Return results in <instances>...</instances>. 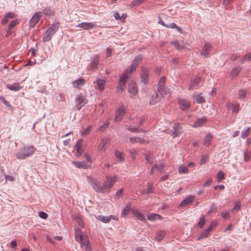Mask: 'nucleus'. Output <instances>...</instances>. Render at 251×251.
<instances>
[{
  "instance_id": "62",
  "label": "nucleus",
  "mask_w": 251,
  "mask_h": 251,
  "mask_svg": "<svg viewBox=\"0 0 251 251\" xmlns=\"http://www.w3.org/2000/svg\"><path fill=\"white\" fill-rule=\"evenodd\" d=\"M217 223L216 222H212L207 228L210 232L217 226Z\"/></svg>"
},
{
  "instance_id": "3",
  "label": "nucleus",
  "mask_w": 251,
  "mask_h": 251,
  "mask_svg": "<svg viewBox=\"0 0 251 251\" xmlns=\"http://www.w3.org/2000/svg\"><path fill=\"white\" fill-rule=\"evenodd\" d=\"M92 185L97 192L104 193L107 189V186L105 183L100 184L96 180H93Z\"/></svg>"
},
{
  "instance_id": "59",
  "label": "nucleus",
  "mask_w": 251,
  "mask_h": 251,
  "mask_svg": "<svg viewBox=\"0 0 251 251\" xmlns=\"http://www.w3.org/2000/svg\"><path fill=\"white\" fill-rule=\"evenodd\" d=\"M77 232H75V240L78 242H81V241L84 238L85 236H82L81 235H80L79 236H77L76 234Z\"/></svg>"
},
{
  "instance_id": "33",
  "label": "nucleus",
  "mask_w": 251,
  "mask_h": 251,
  "mask_svg": "<svg viewBox=\"0 0 251 251\" xmlns=\"http://www.w3.org/2000/svg\"><path fill=\"white\" fill-rule=\"evenodd\" d=\"M131 208V204L130 203H128L126 204L125 208L122 210V212L121 213V215L123 217L126 216L129 212V210Z\"/></svg>"
},
{
  "instance_id": "29",
  "label": "nucleus",
  "mask_w": 251,
  "mask_h": 251,
  "mask_svg": "<svg viewBox=\"0 0 251 251\" xmlns=\"http://www.w3.org/2000/svg\"><path fill=\"white\" fill-rule=\"evenodd\" d=\"M85 80L83 78H79L77 79L73 82V85L75 88H78L79 86L84 85Z\"/></svg>"
},
{
  "instance_id": "55",
  "label": "nucleus",
  "mask_w": 251,
  "mask_h": 251,
  "mask_svg": "<svg viewBox=\"0 0 251 251\" xmlns=\"http://www.w3.org/2000/svg\"><path fill=\"white\" fill-rule=\"evenodd\" d=\"M222 216L224 219H227L230 217V213L227 211H223L222 212Z\"/></svg>"
},
{
  "instance_id": "41",
  "label": "nucleus",
  "mask_w": 251,
  "mask_h": 251,
  "mask_svg": "<svg viewBox=\"0 0 251 251\" xmlns=\"http://www.w3.org/2000/svg\"><path fill=\"white\" fill-rule=\"evenodd\" d=\"M172 44L178 50H181L184 48V46L182 44H181L177 41L173 42L172 43Z\"/></svg>"
},
{
  "instance_id": "6",
  "label": "nucleus",
  "mask_w": 251,
  "mask_h": 251,
  "mask_svg": "<svg viewBox=\"0 0 251 251\" xmlns=\"http://www.w3.org/2000/svg\"><path fill=\"white\" fill-rule=\"evenodd\" d=\"M106 182L104 183L107 186V189H111L117 181V176H106Z\"/></svg>"
},
{
  "instance_id": "48",
  "label": "nucleus",
  "mask_w": 251,
  "mask_h": 251,
  "mask_svg": "<svg viewBox=\"0 0 251 251\" xmlns=\"http://www.w3.org/2000/svg\"><path fill=\"white\" fill-rule=\"evenodd\" d=\"M246 91L243 89L240 90L238 92L239 98L241 99H244L246 96Z\"/></svg>"
},
{
  "instance_id": "15",
  "label": "nucleus",
  "mask_w": 251,
  "mask_h": 251,
  "mask_svg": "<svg viewBox=\"0 0 251 251\" xmlns=\"http://www.w3.org/2000/svg\"><path fill=\"white\" fill-rule=\"evenodd\" d=\"M179 104L180 108L183 110L188 109L190 106V102L185 99H180L179 100Z\"/></svg>"
},
{
  "instance_id": "60",
  "label": "nucleus",
  "mask_w": 251,
  "mask_h": 251,
  "mask_svg": "<svg viewBox=\"0 0 251 251\" xmlns=\"http://www.w3.org/2000/svg\"><path fill=\"white\" fill-rule=\"evenodd\" d=\"M39 216L43 219H46L48 217V214L43 211H40L39 212Z\"/></svg>"
},
{
  "instance_id": "20",
  "label": "nucleus",
  "mask_w": 251,
  "mask_h": 251,
  "mask_svg": "<svg viewBox=\"0 0 251 251\" xmlns=\"http://www.w3.org/2000/svg\"><path fill=\"white\" fill-rule=\"evenodd\" d=\"M202 93L197 94L195 93L193 97L195 98V100L197 103H202L205 102V100L201 96Z\"/></svg>"
},
{
  "instance_id": "36",
  "label": "nucleus",
  "mask_w": 251,
  "mask_h": 251,
  "mask_svg": "<svg viewBox=\"0 0 251 251\" xmlns=\"http://www.w3.org/2000/svg\"><path fill=\"white\" fill-rule=\"evenodd\" d=\"M73 164L78 168H86V166L84 161H74Z\"/></svg>"
},
{
  "instance_id": "25",
  "label": "nucleus",
  "mask_w": 251,
  "mask_h": 251,
  "mask_svg": "<svg viewBox=\"0 0 251 251\" xmlns=\"http://www.w3.org/2000/svg\"><path fill=\"white\" fill-rule=\"evenodd\" d=\"M166 78L164 76H162L160 78V80L158 82V91H164L165 88V83Z\"/></svg>"
},
{
  "instance_id": "21",
  "label": "nucleus",
  "mask_w": 251,
  "mask_h": 251,
  "mask_svg": "<svg viewBox=\"0 0 251 251\" xmlns=\"http://www.w3.org/2000/svg\"><path fill=\"white\" fill-rule=\"evenodd\" d=\"M161 97L159 96L158 94L156 92L154 94H153L151 96V99H150V104H154L157 102L159 101L160 100Z\"/></svg>"
},
{
  "instance_id": "27",
  "label": "nucleus",
  "mask_w": 251,
  "mask_h": 251,
  "mask_svg": "<svg viewBox=\"0 0 251 251\" xmlns=\"http://www.w3.org/2000/svg\"><path fill=\"white\" fill-rule=\"evenodd\" d=\"M164 168V165L162 162H160L159 164H154L151 168L150 174H153V170L154 169H156L159 172H161L163 170Z\"/></svg>"
},
{
  "instance_id": "63",
  "label": "nucleus",
  "mask_w": 251,
  "mask_h": 251,
  "mask_svg": "<svg viewBox=\"0 0 251 251\" xmlns=\"http://www.w3.org/2000/svg\"><path fill=\"white\" fill-rule=\"evenodd\" d=\"M217 209V206L215 204L213 203L211 205L209 210L208 211L209 214L212 213V212L215 211Z\"/></svg>"
},
{
  "instance_id": "32",
  "label": "nucleus",
  "mask_w": 251,
  "mask_h": 251,
  "mask_svg": "<svg viewBox=\"0 0 251 251\" xmlns=\"http://www.w3.org/2000/svg\"><path fill=\"white\" fill-rule=\"evenodd\" d=\"M130 142L132 144L140 143L143 144L145 142V140L140 137H133L130 138Z\"/></svg>"
},
{
  "instance_id": "10",
  "label": "nucleus",
  "mask_w": 251,
  "mask_h": 251,
  "mask_svg": "<svg viewBox=\"0 0 251 251\" xmlns=\"http://www.w3.org/2000/svg\"><path fill=\"white\" fill-rule=\"evenodd\" d=\"M128 78H126L124 75H121L120 76V81L118 83L117 89L123 91L126 87V82Z\"/></svg>"
},
{
  "instance_id": "42",
  "label": "nucleus",
  "mask_w": 251,
  "mask_h": 251,
  "mask_svg": "<svg viewBox=\"0 0 251 251\" xmlns=\"http://www.w3.org/2000/svg\"><path fill=\"white\" fill-rule=\"evenodd\" d=\"M250 132V128L247 127L245 131H242V134L241 135V137L243 139L246 138L249 135Z\"/></svg>"
},
{
  "instance_id": "7",
  "label": "nucleus",
  "mask_w": 251,
  "mask_h": 251,
  "mask_svg": "<svg viewBox=\"0 0 251 251\" xmlns=\"http://www.w3.org/2000/svg\"><path fill=\"white\" fill-rule=\"evenodd\" d=\"M41 16H42V12H39L35 13L33 15L31 19L30 20V22H29L30 26H33L36 24H37V23L40 20V19Z\"/></svg>"
},
{
  "instance_id": "40",
  "label": "nucleus",
  "mask_w": 251,
  "mask_h": 251,
  "mask_svg": "<svg viewBox=\"0 0 251 251\" xmlns=\"http://www.w3.org/2000/svg\"><path fill=\"white\" fill-rule=\"evenodd\" d=\"M99 63V59L98 56H96L95 57H94L93 59V60L92 61V63L91 64V67L92 68H95L97 67Z\"/></svg>"
},
{
  "instance_id": "45",
  "label": "nucleus",
  "mask_w": 251,
  "mask_h": 251,
  "mask_svg": "<svg viewBox=\"0 0 251 251\" xmlns=\"http://www.w3.org/2000/svg\"><path fill=\"white\" fill-rule=\"evenodd\" d=\"M105 142L103 140H102L100 141L99 146H98V150L99 151H104L105 150Z\"/></svg>"
},
{
  "instance_id": "51",
  "label": "nucleus",
  "mask_w": 251,
  "mask_h": 251,
  "mask_svg": "<svg viewBox=\"0 0 251 251\" xmlns=\"http://www.w3.org/2000/svg\"><path fill=\"white\" fill-rule=\"evenodd\" d=\"M18 23V19H15L12 21L8 25V29L11 30L13 27H14Z\"/></svg>"
},
{
  "instance_id": "57",
  "label": "nucleus",
  "mask_w": 251,
  "mask_h": 251,
  "mask_svg": "<svg viewBox=\"0 0 251 251\" xmlns=\"http://www.w3.org/2000/svg\"><path fill=\"white\" fill-rule=\"evenodd\" d=\"M115 156L119 159V161H122L124 160L123 154L120 151L115 152Z\"/></svg>"
},
{
  "instance_id": "53",
  "label": "nucleus",
  "mask_w": 251,
  "mask_h": 251,
  "mask_svg": "<svg viewBox=\"0 0 251 251\" xmlns=\"http://www.w3.org/2000/svg\"><path fill=\"white\" fill-rule=\"evenodd\" d=\"M164 235H165V232L164 231H161L158 233V234L156 235V237H155V238L158 241H160L161 240H162V239L164 237Z\"/></svg>"
},
{
  "instance_id": "28",
  "label": "nucleus",
  "mask_w": 251,
  "mask_h": 251,
  "mask_svg": "<svg viewBox=\"0 0 251 251\" xmlns=\"http://www.w3.org/2000/svg\"><path fill=\"white\" fill-rule=\"evenodd\" d=\"M213 138L212 135L211 133L207 134L205 137V139L204 140V145L206 147H209V146L211 144V141H212Z\"/></svg>"
},
{
  "instance_id": "35",
  "label": "nucleus",
  "mask_w": 251,
  "mask_h": 251,
  "mask_svg": "<svg viewBox=\"0 0 251 251\" xmlns=\"http://www.w3.org/2000/svg\"><path fill=\"white\" fill-rule=\"evenodd\" d=\"M209 233L210 231L207 229H204L201 232V235L198 237V240H200L203 238H206Z\"/></svg>"
},
{
  "instance_id": "12",
  "label": "nucleus",
  "mask_w": 251,
  "mask_h": 251,
  "mask_svg": "<svg viewBox=\"0 0 251 251\" xmlns=\"http://www.w3.org/2000/svg\"><path fill=\"white\" fill-rule=\"evenodd\" d=\"M200 80L201 78L199 77H195L194 79H192L191 83L188 88V90L191 91L194 89H196L198 86Z\"/></svg>"
},
{
  "instance_id": "13",
  "label": "nucleus",
  "mask_w": 251,
  "mask_h": 251,
  "mask_svg": "<svg viewBox=\"0 0 251 251\" xmlns=\"http://www.w3.org/2000/svg\"><path fill=\"white\" fill-rule=\"evenodd\" d=\"M81 247L84 248L87 251H90L92 250L90 243L87 239V237L85 236L84 238L81 241L80 243Z\"/></svg>"
},
{
  "instance_id": "30",
  "label": "nucleus",
  "mask_w": 251,
  "mask_h": 251,
  "mask_svg": "<svg viewBox=\"0 0 251 251\" xmlns=\"http://www.w3.org/2000/svg\"><path fill=\"white\" fill-rule=\"evenodd\" d=\"M148 219L150 221H154L156 219H162L161 215L155 213H151L148 215Z\"/></svg>"
},
{
  "instance_id": "58",
  "label": "nucleus",
  "mask_w": 251,
  "mask_h": 251,
  "mask_svg": "<svg viewBox=\"0 0 251 251\" xmlns=\"http://www.w3.org/2000/svg\"><path fill=\"white\" fill-rule=\"evenodd\" d=\"M92 129V126H88L86 128L84 129L82 132V135H87Z\"/></svg>"
},
{
  "instance_id": "11",
  "label": "nucleus",
  "mask_w": 251,
  "mask_h": 251,
  "mask_svg": "<svg viewBox=\"0 0 251 251\" xmlns=\"http://www.w3.org/2000/svg\"><path fill=\"white\" fill-rule=\"evenodd\" d=\"M211 50V45L208 43H206L204 44V46L202 49L201 54L203 55L204 57H208L209 56V52Z\"/></svg>"
},
{
  "instance_id": "34",
  "label": "nucleus",
  "mask_w": 251,
  "mask_h": 251,
  "mask_svg": "<svg viewBox=\"0 0 251 251\" xmlns=\"http://www.w3.org/2000/svg\"><path fill=\"white\" fill-rule=\"evenodd\" d=\"M166 27L168 28H176L177 30L180 33L182 31V28L176 25L174 23L167 24Z\"/></svg>"
},
{
  "instance_id": "47",
  "label": "nucleus",
  "mask_w": 251,
  "mask_h": 251,
  "mask_svg": "<svg viewBox=\"0 0 251 251\" xmlns=\"http://www.w3.org/2000/svg\"><path fill=\"white\" fill-rule=\"evenodd\" d=\"M154 193V187L152 184L148 183V189L147 191L146 192V193L151 194Z\"/></svg>"
},
{
  "instance_id": "39",
  "label": "nucleus",
  "mask_w": 251,
  "mask_h": 251,
  "mask_svg": "<svg viewBox=\"0 0 251 251\" xmlns=\"http://www.w3.org/2000/svg\"><path fill=\"white\" fill-rule=\"evenodd\" d=\"M42 13L46 16H50L52 15V11L50 7H47L44 9H43L42 12Z\"/></svg>"
},
{
  "instance_id": "56",
  "label": "nucleus",
  "mask_w": 251,
  "mask_h": 251,
  "mask_svg": "<svg viewBox=\"0 0 251 251\" xmlns=\"http://www.w3.org/2000/svg\"><path fill=\"white\" fill-rule=\"evenodd\" d=\"M145 0H133L131 3V5L133 6L139 5Z\"/></svg>"
},
{
  "instance_id": "26",
  "label": "nucleus",
  "mask_w": 251,
  "mask_h": 251,
  "mask_svg": "<svg viewBox=\"0 0 251 251\" xmlns=\"http://www.w3.org/2000/svg\"><path fill=\"white\" fill-rule=\"evenodd\" d=\"M53 99L57 101L60 102L64 100L65 99V95L63 93L56 92L53 96Z\"/></svg>"
},
{
  "instance_id": "5",
  "label": "nucleus",
  "mask_w": 251,
  "mask_h": 251,
  "mask_svg": "<svg viewBox=\"0 0 251 251\" xmlns=\"http://www.w3.org/2000/svg\"><path fill=\"white\" fill-rule=\"evenodd\" d=\"M141 82L144 84L149 82L150 71L148 68L143 67L140 74Z\"/></svg>"
},
{
  "instance_id": "18",
  "label": "nucleus",
  "mask_w": 251,
  "mask_h": 251,
  "mask_svg": "<svg viewBox=\"0 0 251 251\" xmlns=\"http://www.w3.org/2000/svg\"><path fill=\"white\" fill-rule=\"evenodd\" d=\"M242 70V67L236 66L233 68L230 72V76L232 78H235Z\"/></svg>"
},
{
  "instance_id": "14",
  "label": "nucleus",
  "mask_w": 251,
  "mask_h": 251,
  "mask_svg": "<svg viewBox=\"0 0 251 251\" xmlns=\"http://www.w3.org/2000/svg\"><path fill=\"white\" fill-rule=\"evenodd\" d=\"M77 27L82 28L85 30L92 29L95 26V25L92 23L82 22L79 23Z\"/></svg>"
},
{
  "instance_id": "46",
  "label": "nucleus",
  "mask_w": 251,
  "mask_h": 251,
  "mask_svg": "<svg viewBox=\"0 0 251 251\" xmlns=\"http://www.w3.org/2000/svg\"><path fill=\"white\" fill-rule=\"evenodd\" d=\"M178 171L180 173H187L189 172V170L186 166H181L179 167Z\"/></svg>"
},
{
  "instance_id": "17",
  "label": "nucleus",
  "mask_w": 251,
  "mask_h": 251,
  "mask_svg": "<svg viewBox=\"0 0 251 251\" xmlns=\"http://www.w3.org/2000/svg\"><path fill=\"white\" fill-rule=\"evenodd\" d=\"M136 67L137 66L132 64L130 67V69L126 70L122 75L129 79L131 74L135 70Z\"/></svg>"
},
{
  "instance_id": "8",
  "label": "nucleus",
  "mask_w": 251,
  "mask_h": 251,
  "mask_svg": "<svg viewBox=\"0 0 251 251\" xmlns=\"http://www.w3.org/2000/svg\"><path fill=\"white\" fill-rule=\"evenodd\" d=\"M125 113V108L123 107H120L116 111L115 121L116 122L120 121L124 117Z\"/></svg>"
},
{
  "instance_id": "9",
  "label": "nucleus",
  "mask_w": 251,
  "mask_h": 251,
  "mask_svg": "<svg viewBox=\"0 0 251 251\" xmlns=\"http://www.w3.org/2000/svg\"><path fill=\"white\" fill-rule=\"evenodd\" d=\"M128 91L130 94L131 97H132L137 94V86L134 82H131L128 84Z\"/></svg>"
},
{
  "instance_id": "31",
  "label": "nucleus",
  "mask_w": 251,
  "mask_h": 251,
  "mask_svg": "<svg viewBox=\"0 0 251 251\" xmlns=\"http://www.w3.org/2000/svg\"><path fill=\"white\" fill-rule=\"evenodd\" d=\"M133 214L135 217L141 221H145L146 220L144 215L138 211H133Z\"/></svg>"
},
{
  "instance_id": "16",
  "label": "nucleus",
  "mask_w": 251,
  "mask_h": 251,
  "mask_svg": "<svg viewBox=\"0 0 251 251\" xmlns=\"http://www.w3.org/2000/svg\"><path fill=\"white\" fill-rule=\"evenodd\" d=\"M194 199L195 197L193 196H189L188 197H186L185 199H184L180 203L179 206L182 207L191 204L194 200Z\"/></svg>"
},
{
  "instance_id": "37",
  "label": "nucleus",
  "mask_w": 251,
  "mask_h": 251,
  "mask_svg": "<svg viewBox=\"0 0 251 251\" xmlns=\"http://www.w3.org/2000/svg\"><path fill=\"white\" fill-rule=\"evenodd\" d=\"M173 131L171 133V136H172L173 138H175L178 136L179 133L181 132L178 126L173 127Z\"/></svg>"
},
{
  "instance_id": "23",
  "label": "nucleus",
  "mask_w": 251,
  "mask_h": 251,
  "mask_svg": "<svg viewBox=\"0 0 251 251\" xmlns=\"http://www.w3.org/2000/svg\"><path fill=\"white\" fill-rule=\"evenodd\" d=\"M97 219L104 223H108L111 221V219H114V218L111 215H109L108 216L100 215L98 216Z\"/></svg>"
},
{
  "instance_id": "49",
  "label": "nucleus",
  "mask_w": 251,
  "mask_h": 251,
  "mask_svg": "<svg viewBox=\"0 0 251 251\" xmlns=\"http://www.w3.org/2000/svg\"><path fill=\"white\" fill-rule=\"evenodd\" d=\"M81 140H79L75 145V148L76 149V153L81 150Z\"/></svg>"
},
{
  "instance_id": "4",
  "label": "nucleus",
  "mask_w": 251,
  "mask_h": 251,
  "mask_svg": "<svg viewBox=\"0 0 251 251\" xmlns=\"http://www.w3.org/2000/svg\"><path fill=\"white\" fill-rule=\"evenodd\" d=\"M77 110H80L82 106L87 103L85 97L80 94L76 96L75 99Z\"/></svg>"
},
{
  "instance_id": "38",
  "label": "nucleus",
  "mask_w": 251,
  "mask_h": 251,
  "mask_svg": "<svg viewBox=\"0 0 251 251\" xmlns=\"http://www.w3.org/2000/svg\"><path fill=\"white\" fill-rule=\"evenodd\" d=\"M142 55L139 54L138 55L136 56L134 58L132 64L135 65L136 66H137L139 65V63L142 60Z\"/></svg>"
},
{
  "instance_id": "22",
  "label": "nucleus",
  "mask_w": 251,
  "mask_h": 251,
  "mask_svg": "<svg viewBox=\"0 0 251 251\" xmlns=\"http://www.w3.org/2000/svg\"><path fill=\"white\" fill-rule=\"evenodd\" d=\"M6 87L8 89L14 91H17L21 88L19 83H14L11 84H8L7 85Z\"/></svg>"
},
{
  "instance_id": "52",
  "label": "nucleus",
  "mask_w": 251,
  "mask_h": 251,
  "mask_svg": "<svg viewBox=\"0 0 251 251\" xmlns=\"http://www.w3.org/2000/svg\"><path fill=\"white\" fill-rule=\"evenodd\" d=\"M225 174L223 171H219L217 174L218 181L221 182L224 178Z\"/></svg>"
},
{
  "instance_id": "54",
  "label": "nucleus",
  "mask_w": 251,
  "mask_h": 251,
  "mask_svg": "<svg viewBox=\"0 0 251 251\" xmlns=\"http://www.w3.org/2000/svg\"><path fill=\"white\" fill-rule=\"evenodd\" d=\"M205 224V219L204 216H202L200 218L199 222L198 223V225L200 226V228H202L203 226Z\"/></svg>"
},
{
  "instance_id": "43",
  "label": "nucleus",
  "mask_w": 251,
  "mask_h": 251,
  "mask_svg": "<svg viewBox=\"0 0 251 251\" xmlns=\"http://www.w3.org/2000/svg\"><path fill=\"white\" fill-rule=\"evenodd\" d=\"M146 163L148 164H152L153 162V158L150 154L146 153L145 155Z\"/></svg>"
},
{
  "instance_id": "64",
  "label": "nucleus",
  "mask_w": 251,
  "mask_h": 251,
  "mask_svg": "<svg viewBox=\"0 0 251 251\" xmlns=\"http://www.w3.org/2000/svg\"><path fill=\"white\" fill-rule=\"evenodd\" d=\"M5 16H6V18H7L8 19H12V18H13L15 17V14L13 12H9L8 13H7L5 15Z\"/></svg>"
},
{
  "instance_id": "44",
  "label": "nucleus",
  "mask_w": 251,
  "mask_h": 251,
  "mask_svg": "<svg viewBox=\"0 0 251 251\" xmlns=\"http://www.w3.org/2000/svg\"><path fill=\"white\" fill-rule=\"evenodd\" d=\"M251 58V52L245 55L243 58L239 60L240 63H243L245 61L250 60Z\"/></svg>"
},
{
  "instance_id": "50",
  "label": "nucleus",
  "mask_w": 251,
  "mask_h": 251,
  "mask_svg": "<svg viewBox=\"0 0 251 251\" xmlns=\"http://www.w3.org/2000/svg\"><path fill=\"white\" fill-rule=\"evenodd\" d=\"M251 159V152L250 151H246L244 153V160L248 161Z\"/></svg>"
},
{
  "instance_id": "24",
  "label": "nucleus",
  "mask_w": 251,
  "mask_h": 251,
  "mask_svg": "<svg viewBox=\"0 0 251 251\" xmlns=\"http://www.w3.org/2000/svg\"><path fill=\"white\" fill-rule=\"evenodd\" d=\"M207 119L205 117H202L198 119L194 123L193 126L195 127H199L203 125L206 122Z\"/></svg>"
},
{
  "instance_id": "61",
  "label": "nucleus",
  "mask_w": 251,
  "mask_h": 251,
  "mask_svg": "<svg viewBox=\"0 0 251 251\" xmlns=\"http://www.w3.org/2000/svg\"><path fill=\"white\" fill-rule=\"evenodd\" d=\"M160 93H163L164 94H169L171 92V89L166 87L165 86V88L164 89V91H158Z\"/></svg>"
},
{
  "instance_id": "2",
  "label": "nucleus",
  "mask_w": 251,
  "mask_h": 251,
  "mask_svg": "<svg viewBox=\"0 0 251 251\" xmlns=\"http://www.w3.org/2000/svg\"><path fill=\"white\" fill-rule=\"evenodd\" d=\"M59 27V22H56L55 23L51 25L48 28L47 31L45 33V35L43 37V42H46L51 40L53 35H54L57 32Z\"/></svg>"
},
{
  "instance_id": "19",
  "label": "nucleus",
  "mask_w": 251,
  "mask_h": 251,
  "mask_svg": "<svg viewBox=\"0 0 251 251\" xmlns=\"http://www.w3.org/2000/svg\"><path fill=\"white\" fill-rule=\"evenodd\" d=\"M96 83L99 91H102L104 89L106 82L104 79H97Z\"/></svg>"
},
{
  "instance_id": "1",
  "label": "nucleus",
  "mask_w": 251,
  "mask_h": 251,
  "mask_svg": "<svg viewBox=\"0 0 251 251\" xmlns=\"http://www.w3.org/2000/svg\"><path fill=\"white\" fill-rule=\"evenodd\" d=\"M35 150L32 146H24L16 153V157L18 159H24L32 155Z\"/></svg>"
}]
</instances>
